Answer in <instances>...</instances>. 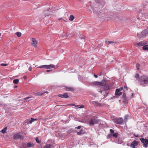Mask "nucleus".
<instances>
[{
    "label": "nucleus",
    "mask_w": 148,
    "mask_h": 148,
    "mask_svg": "<svg viewBox=\"0 0 148 148\" xmlns=\"http://www.w3.org/2000/svg\"><path fill=\"white\" fill-rule=\"evenodd\" d=\"M100 82H93V84L95 85H100Z\"/></svg>",
    "instance_id": "obj_34"
},
{
    "label": "nucleus",
    "mask_w": 148,
    "mask_h": 148,
    "mask_svg": "<svg viewBox=\"0 0 148 148\" xmlns=\"http://www.w3.org/2000/svg\"><path fill=\"white\" fill-rule=\"evenodd\" d=\"M71 132V130H68V131L67 132V133H68V134H69V133H70Z\"/></svg>",
    "instance_id": "obj_50"
},
{
    "label": "nucleus",
    "mask_w": 148,
    "mask_h": 148,
    "mask_svg": "<svg viewBox=\"0 0 148 148\" xmlns=\"http://www.w3.org/2000/svg\"><path fill=\"white\" fill-rule=\"evenodd\" d=\"M140 140L144 146L145 147H147L148 146V139L141 138H140Z\"/></svg>",
    "instance_id": "obj_4"
},
{
    "label": "nucleus",
    "mask_w": 148,
    "mask_h": 148,
    "mask_svg": "<svg viewBox=\"0 0 148 148\" xmlns=\"http://www.w3.org/2000/svg\"><path fill=\"white\" fill-rule=\"evenodd\" d=\"M75 18V17L73 15H71L70 16L69 20L71 21H72Z\"/></svg>",
    "instance_id": "obj_23"
},
{
    "label": "nucleus",
    "mask_w": 148,
    "mask_h": 148,
    "mask_svg": "<svg viewBox=\"0 0 148 148\" xmlns=\"http://www.w3.org/2000/svg\"><path fill=\"white\" fill-rule=\"evenodd\" d=\"M63 98H67L69 97V96L66 93H64L63 95Z\"/></svg>",
    "instance_id": "obj_27"
},
{
    "label": "nucleus",
    "mask_w": 148,
    "mask_h": 148,
    "mask_svg": "<svg viewBox=\"0 0 148 148\" xmlns=\"http://www.w3.org/2000/svg\"><path fill=\"white\" fill-rule=\"evenodd\" d=\"M123 120L122 118L116 119L114 120V122L115 123L119 124H123Z\"/></svg>",
    "instance_id": "obj_5"
},
{
    "label": "nucleus",
    "mask_w": 148,
    "mask_h": 148,
    "mask_svg": "<svg viewBox=\"0 0 148 148\" xmlns=\"http://www.w3.org/2000/svg\"><path fill=\"white\" fill-rule=\"evenodd\" d=\"M143 49L145 51H148V45L147 44L145 45L143 47Z\"/></svg>",
    "instance_id": "obj_13"
},
{
    "label": "nucleus",
    "mask_w": 148,
    "mask_h": 148,
    "mask_svg": "<svg viewBox=\"0 0 148 148\" xmlns=\"http://www.w3.org/2000/svg\"><path fill=\"white\" fill-rule=\"evenodd\" d=\"M7 130V127H5L1 131V132L3 134H5L6 133V131Z\"/></svg>",
    "instance_id": "obj_24"
},
{
    "label": "nucleus",
    "mask_w": 148,
    "mask_h": 148,
    "mask_svg": "<svg viewBox=\"0 0 148 148\" xmlns=\"http://www.w3.org/2000/svg\"><path fill=\"white\" fill-rule=\"evenodd\" d=\"M93 12L95 14H97V8H93Z\"/></svg>",
    "instance_id": "obj_22"
},
{
    "label": "nucleus",
    "mask_w": 148,
    "mask_h": 148,
    "mask_svg": "<svg viewBox=\"0 0 148 148\" xmlns=\"http://www.w3.org/2000/svg\"><path fill=\"white\" fill-rule=\"evenodd\" d=\"M104 88L105 90H107L110 89V87L106 85L104 86Z\"/></svg>",
    "instance_id": "obj_31"
},
{
    "label": "nucleus",
    "mask_w": 148,
    "mask_h": 148,
    "mask_svg": "<svg viewBox=\"0 0 148 148\" xmlns=\"http://www.w3.org/2000/svg\"><path fill=\"white\" fill-rule=\"evenodd\" d=\"M110 133H111V135H112L113 134H114V130H112V129H110Z\"/></svg>",
    "instance_id": "obj_35"
},
{
    "label": "nucleus",
    "mask_w": 148,
    "mask_h": 148,
    "mask_svg": "<svg viewBox=\"0 0 148 148\" xmlns=\"http://www.w3.org/2000/svg\"><path fill=\"white\" fill-rule=\"evenodd\" d=\"M104 104V103H97V107H101L103 106Z\"/></svg>",
    "instance_id": "obj_25"
},
{
    "label": "nucleus",
    "mask_w": 148,
    "mask_h": 148,
    "mask_svg": "<svg viewBox=\"0 0 148 148\" xmlns=\"http://www.w3.org/2000/svg\"><path fill=\"white\" fill-rule=\"evenodd\" d=\"M15 34L17 35L18 37H20L22 35V34L20 32H17L15 33Z\"/></svg>",
    "instance_id": "obj_19"
},
{
    "label": "nucleus",
    "mask_w": 148,
    "mask_h": 148,
    "mask_svg": "<svg viewBox=\"0 0 148 148\" xmlns=\"http://www.w3.org/2000/svg\"><path fill=\"white\" fill-rule=\"evenodd\" d=\"M51 71H52V70H47V72H49Z\"/></svg>",
    "instance_id": "obj_52"
},
{
    "label": "nucleus",
    "mask_w": 148,
    "mask_h": 148,
    "mask_svg": "<svg viewBox=\"0 0 148 148\" xmlns=\"http://www.w3.org/2000/svg\"><path fill=\"white\" fill-rule=\"evenodd\" d=\"M55 66L53 64L47 65V69H50L54 68Z\"/></svg>",
    "instance_id": "obj_15"
},
{
    "label": "nucleus",
    "mask_w": 148,
    "mask_h": 148,
    "mask_svg": "<svg viewBox=\"0 0 148 148\" xmlns=\"http://www.w3.org/2000/svg\"><path fill=\"white\" fill-rule=\"evenodd\" d=\"M38 43L37 41L34 38H32L31 42V44L35 48L37 47V44Z\"/></svg>",
    "instance_id": "obj_6"
},
{
    "label": "nucleus",
    "mask_w": 148,
    "mask_h": 148,
    "mask_svg": "<svg viewBox=\"0 0 148 148\" xmlns=\"http://www.w3.org/2000/svg\"><path fill=\"white\" fill-rule=\"evenodd\" d=\"M8 65V64H3L2 63L1 64V65L3 66H6Z\"/></svg>",
    "instance_id": "obj_39"
},
{
    "label": "nucleus",
    "mask_w": 148,
    "mask_h": 148,
    "mask_svg": "<svg viewBox=\"0 0 148 148\" xmlns=\"http://www.w3.org/2000/svg\"><path fill=\"white\" fill-rule=\"evenodd\" d=\"M128 118V115H125L124 116V119L125 120H127Z\"/></svg>",
    "instance_id": "obj_41"
},
{
    "label": "nucleus",
    "mask_w": 148,
    "mask_h": 148,
    "mask_svg": "<svg viewBox=\"0 0 148 148\" xmlns=\"http://www.w3.org/2000/svg\"><path fill=\"white\" fill-rule=\"evenodd\" d=\"M99 123V120L97 117L94 116L92 118L91 120L89 121V124L90 126H93L95 124Z\"/></svg>",
    "instance_id": "obj_2"
},
{
    "label": "nucleus",
    "mask_w": 148,
    "mask_h": 148,
    "mask_svg": "<svg viewBox=\"0 0 148 148\" xmlns=\"http://www.w3.org/2000/svg\"><path fill=\"white\" fill-rule=\"evenodd\" d=\"M94 76L96 78H97L98 77L97 76V75H95V74L94 75Z\"/></svg>",
    "instance_id": "obj_51"
},
{
    "label": "nucleus",
    "mask_w": 148,
    "mask_h": 148,
    "mask_svg": "<svg viewBox=\"0 0 148 148\" xmlns=\"http://www.w3.org/2000/svg\"><path fill=\"white\" fill-rule=\"evenodd\" d=\"M34 144L32 143L29 142L27 143V147H33L34 146Z\"/></svg>",
    "instance_id": "obj_12"
},
{
    "label": "nucleus",
    "mask_w": 148,
    "mask_h": 148,
    "mask_svg": "<svg viewBox=\"0 0 148 148\" xmlns=\"http://www.w3.org/2000/svg\"><path fill=\"white\" fill-rule=\"evenodd\" d=\"M124 88L126 89V90H127V86L126 85L124 86Z\"/></svg>",
    "instance_id": "obj_46"
},
{
    "label": "nucleus",
    "mask_w": 148,
    "mask_h": 148,
    "mask_svg": "<svg viewBox=\"0 0 148 148\" xmlns=\"http://www.w3.org/2000/svg\"><path fill=\"white\" fill-rule=\"evenodd\" d=\"M2 34L1 33H0V36H1Z\"/></svg>",
    "instance_id": "obj_55"
},
{
    "label": "nucleus",
    "mask_w": 148,
    "mask_h": 148,
    "mask_svg": "<svg viewBox=\"0 0 148 148\" xmlns=\"http://www.w3.org/2000/svg\"><path fill=\"white\" fill-rule=\"evenodd\" d=\"M148 34V30L145 29L142 31L140 34L141 36H144Z\"/></svg>",
    "instance_id": "obj_10"
},
{
    "label": "nucleus",
    "mask_w": 148,
    "mask_h": 148,
    "mask_svg": "<svg viewBox=\"0 0 148 148\" xmlns=\"http://www.w3.org/2000/svg\"><path fill=\"white\" fill-rule=\"evenodd\" d=\"M52 145L50 144H47L44 146V148H50Z\"/></svg>",
    "instance_id": "obj_21"
},
{
    "label": "nucleus",
    "mask_w": 148,
    "mask_h": 148,
    "mask_svg": "<svg viewBox=\"0 0 148 148\" xmlns=\"http://www.w3.org/2000/svg\"><path fill=\"white\" fill-rule=\"evenodd\" d=\"M30 97H27L26 98H25L24 99V100H26L27 99H29V98H30Z\"/></svg>",
    "instance_id": "obj_49"
},
{
    "label": "nucleus",
    "mask_w": 148,
    "mask_h": 148,
    "mask_svg": "<svg viewBox=\"0 0 148 148\" xmlns=\"http://www.w3.org/2000/svg\"><path fill=\"white\" fill-rule=\"evenodd\" d=\"M19 80L18 79H15L14 80L13 82L15 84H17L19 82Z\"/></svg>",
    "instance_id": "obj_29"
},
{
    "label": "nucleus",
    "mask_w": 148,
    "mask_h": 148,
    "mask_svg": "<svg viewBox=\"0 0 148 148\" xmlns=\"http://www.w3.org/2000/svg\"><path fill=\"white\" fill-rule=\"evenodd\" d=\"M134 136L136 137H139V135H135V134H134Z\"/></svg>",
    "instance_id": "obj_47"
},
{
    "label": "nucleus",
    "mask_w": 148,
    "mask_h": 148,
    "mask_svg": "<svg viewBox=\"0 0 148 148\" xmlns=\"http://www.w3.org/2000/svg\"><path fill=\"white\" fill-rule=\"evenodd\" d=\"M38 68H44L47 69V65L40 66Z\"/></svg>",
    "instance_id": "obj_28"
},
{
    "label": "nucleus",
    "mask_w": 148,
    "mask_h": 148,
    "mask_svg": "<svg viewBox=\"0 0 148 148\" xmlns=\"http://www.w3.org/2000/svg\"><path fill=\"white\" fill-rule=\"evenodd\" d=\"M125 93H123V97L125 98Z\"/></svg>",
    "instance_id": "obj_48"
},
{
    "label": "nucleus",
    "mask_w": 148,
    "mask_h": 148,
    "mask_svg": "<svg viewBox=\"0 0 148 148\" xmlns=\"http://www.w3.org/2000/svg\"><path fill=\"white\" fill-rule=\"evenodd\" d=\"M139 75L138 73H137L136 74L135 77V78H139Z\"/></svg>",
    "instance_id": "obj_37"
},
{
    "label": "nucleus",
    "mask_w": 148,
    "mask_h": 148,
    "mask_svg": "<svg viewBox=\"0 0 148 148\" xmlns=\"http://www.w3.org/2000/svg\"><path fill=\"white\" fill-rule=\"evenodd\" d=\"M118 134L117 133H115L113 134L112 136L114 138H116L118 136Z\"/></svg>",
    "instance_id": "obj_30"
},
{
    "label": "nucleus",
    "mask_w": 148,
    "mask_h": 148,
    "mask_svg": "<svg viewBox=\"0 0 148 148\" xmlns=\"http://www.w3.org/2000/svg\"><path fill=\"white\" fill-rule=\"evenodd\" d=\"M81 127V126H78L77 127H76L75 128V129H80Z\"/></svg>",
    "instance_id": "obj_45"
},
{
    "label": "nucleus",
    "mask_w": 148,
    "mask_h": 148,
    "mask_svg": "<svg viewBox=\"0 0 148 148\" xmlns=\"http://www.w3.org/2000/svg\"><path fill=\"white\" fill-rule=\"evenodd\" d=\"M45 92H37L35 93V95L36 96H40L43 95Z\"/></svg>",
    "instance_id": "obj_17"
},
{
    "label": "nucleus",
    "mask_w": 148,
    "mask_h": 148,
    "mask_svg": "<svg viewBox=\"0 0 148 148\" xmlns=\"http://www.w3.org/2000/svg\"><path fill=\"white\" fill-rule=\"evenodd\" d=\"M99 75H101V73H100V74H99Z\"/></svg>",
    "instance_id": "obj_58"
},
{
    "label": "nucleus",
    "mask_w": 148,
    "mask_h": 148,
    "mask_svg": "<svg viewBox=\"0 0 148 148\" xmlns=\"http://www.w3.org/2000/svg\"><path fill=\"white\" fill-rule=\"evenodd\" d=\"M122 94V92H118L117 90V89H116L115 92V94L116 95H118L119 96L121 95Z\"/></svg>",
    "instance_id": "obj_16"
},
{
    "label": "nucleus",
    "mask_w": 148,
    "mask_h": 148,
    "mask_svg": "<svg viewBox=\"0 0 148 148\" xmlns=\"http://www.w3.org/2000/svg\"><path fill=\"white\" fill-rule=\"evenodd\" d=\"M139 81L142 84H148V76H142L139 78Z\"/></svg>",
    "instance_id": "obj_1"
},
{
    "label": "nucleus",
    "mask_w": 148,
    "mask_h": 148,
    "mask_svg": "<svg viewBox=\"0 0 148 148\" xmlns=\"http://www.w3.org/2000/svg\"><path fill=\"white\" fill-rule=\"evenodd\" d=\"M123 87H121L117 89V91L120 92L123 90Z\"/></svg>",
    "instance_id": "obj_33"
},
{
    "label": "nucleus",
    "mask_w": 148,
    "mask_h": 148,
    "mask_svg": "<svg viewBox=\"0 0 148 148\" xmlns=\"http://www.w3.org/2000/svg\"><path fill=\"white\" fill-rule=\"evenodd\" d=\"M17 86H15L14 87H15V88H17Z\"/></svg>",
    "instance_id": "obj_56"
},
{
    "label": "nucleus",
    "mask_w": 148,
    "mask_h": 148,
    "mask_svg": "<svg viewBox=\"0 0 148 148\" xmlns=\"http://www.w3.org/2000/svg\"><path fill=\"white\" fill-rule=\"evenodd\" d=\"M103 11H101V12H98L97 14H96L97 15L98 17L101 18L102 17H104L106 16V14L105 13L103 12Z\"/></svg>",
    "instance_id": "obj_7"
},
{
    "label": "nucleus",
    "mask_w": 148,
    "mask_h": 148,
    "mask_svg": "<svg viewBox=\"0 0 148 148\" xmlns=\"http://www.w3.org/2000/svg\"><path fill=\"white\" fill-rule=\"evenodd\" d=\"M106 42L107 43H114L115 42H113L112 41H106Z\"/></svg>",
    "instance_id": "obj_38"
},
{
    "label": "nucleus",
    "mask_w": 148,
    "mask_h": 148,
    "mask_svg": "<svg viewBox=\"0 0 148 148\" xmlns=\"http://www.w3.org/2000/svg\"><path fill=\"white\" fill-rule=\"evenodd\" d=\"M14 139H21L23 138V136L22 135H20L18 134H15L14 136Z\"/></svg>",
    "instance_id": "obj_9"
},
{
    "label": "nucleus",
    "mask_w": 148,
    "mask_h": 148,
    "mask_svg": "<svg viewBox=\"0 0 148 148\" xmlns=\"http://www.w3.org/2000/svg\"><path fill=\"white\" fill-rule=\"evenodd\" d=\"M140 65L139 64H137L136 66V67L137 70H139V68L140 67Z\"/></svg>",
    "instance_id": "obj_36"
},
{
    "label": "nucleus",
    "mask_w": 148,
    "mask_h": 148,
    "mask_svg": "<svg viewBox=\"0 0 148 148\" xmlns=\"http://www.w3.org/2000/svg\"><path fill=\"white\" fill-rule=\"evenodd\" d=\"M111 136H112V135H111L110 134H109L107 136V138L108 139V138H110L111 137Z\"/></svg>",
    "instance_id": "obj_42"
},
{
    "label": "nucleus",
    "mask_w": 148,
    "mask_h": 148,
    "mask_svg": "<svg viewBox=\"0 0 148 148\" xmlns=\"http://www.w3.org/2000/svg\"><path fill=\"white\" fill-rule=\"evenodd\" d=\"M138 36H139L138 35Z\"/></svg>",
    "instance_id": "obj_59"
},
{
    "label": "nucleus",
    "mask_w": 148,
    "mask_h": 148,
    "mask_svg": "<svg viewBox=\"0 0 148 148\" xmlns=\"http://www.w3.org/2000/svg\"><path fill=\"white\" fill-rule=\"evenodd\" d=\"M32 66H31L29 68V71H31L32 70Z\"/></svg>",
    "instance_id": "obj_43"
},
{
    "label": "nucleus",
    "mask_w": 148,
    "mask_h": 148,
    "mask_svg": "<svg viewBox=\"0 0 148 148\" xmlns=\"http://www.w3.org/2000/svg\"><path fill=\"white\" fill-rule=\"evenodd\" d=\"M97 103L98 102L95 101H93L92 102V103L96 106H97Z\"/></svg>",
    "instance_id": "obj_32"
},
{
    "label": "nucleus",
    "mask_w": 148,
    "mask_h": 148,
    "mask_svg": "<svg viewBox=\"0 0 148 148\" xmlns=\"http://www.w3.org/2000/svg\"><path fill=\"white\" fill-rule=\"evenodd\" d=\"M37 120V119H34L33 118H31V119H27L26 120V122L27 123H31L35 121H36Z\"/></svg>",
    "instance_id": "obj_11"
},
{
    "label": "nucleus",
    "mask_w": 148,
    "mask_h": 148,
    "mask_svg": "<svg viewBox=\"0 0 148 148\" xmlns=\"http://www.w3.org/2000/svg\"><path fill=\"white\" fill-rule=\"evenodd\" d=\"M71 105H72L73 106H75V107H79L80 106V107L79 108H83L84 107V105H82L80 106V105H76L75 104H71Z\"/></svg>",
    "instance_id": "obj_18"
},
{
    "label": "nucleus",
    "mask_w": 148,
    "mask_h": 148,
    "mask_svg": "<svg viewBox=\"0 0 148 148\" xmlns=\"http://www.w3.org/2000/svg\"><path fill=\"white\" fill-rule=\"evenodd\" d=\"M66 91H73L74 90V89L71 87H67L66 88Z\"/></svg>",
    "instance_id": "obj_20"
},
{
    "label": "nucleus",
    "mask_w": 148,
    "mask_h": 148,
    "mask_svg": "<svg viewBox=\"0 0 148 148\" xmlns=\"http://www.w3.org/2000/svg\"><path fill=\"white\" fill-rule=\"evenodd\" d=\"M59 20L61 19V20H63V19H62V18H59Z\"/></svg>",
    "instance_id": "obj_54"
},
{
    "label": "nucleus",
    "mask_w": 148,
    "mask_h": 148,
    "mask_svg": "<svg viewBox=\"0 0 148 148\" xmlns=\"http://www.w3.org/2000/svg\"><path fill=\"white\" fill-rule=\"evenodd\" d=\"M58 96L59 97L63 98V96L62 95H58Z\"/></svg>",
    "instance_id": "obj_44"
},
{
    "label": "nucleus",
    "mask_w": 148,
    "mask_h": 148,
    "mask_svg": "<svg viewBox=\"0 0 148 148\" xmlns=\"http://www.w3.org/2000/svg\"><path fill=\"white\" fill-rule=\"evenodd\" d=\"M138 144V141L134 140L131 144L130 147L132 148H135V146H137Z\"/></svg>",
    "instance_id": "obj_8"
},
{
    "label": "nucleus",
    "mask_w": 148,
    "mask_h": 148,
    "mask_svg": "<svg viewBox=\"0 0 148 148\" xmlns=\"http://www.w3.org/2000/svg\"><path fill=\"white\" fill-rule=\"evenodd\" d=\"M148 41L147 40H143L139 42H137L135 43L134 45L137 47H140L144 46L145 45L147 44Z\"/></svg>",
    "instance_id": "obj_3"
},
{
    "label": "nucleus",
    "mask_w": 148,
    "mask_h": 148,
    "mask_svg": "<svg viewBox=\"0 0 148 148\" xmlns=\"http://www.w3.org/2000/svg\"><path fill=\"white\" fill-rule=\"evenodd\" d=\"M100 85L102 86H104L106 85V83L103 81L101 82H100Z\"/></svg>",
    "instance_id": "obj_26"
},
{
    "label": "nucleus",
    "mask_w": 148,
    "mask_h": 148,
    "mask_svg": "<svg viewBox=\"0 0 148 148\" xmlns=\"http://www.w3.org/2000/svg\"><path fill=\"white\" fill-rule=\"evenodd\" d=\"M101 93L102 92V91H101V90H100L99 91Z\"/></svg>",
    "instance_id": "obj_53"
},
{
    "label": "nucleus",
    "mask_w": 148,
    "mask_h": 148,
    "mask_svg": "<svg viewBox=\"0 0 148 148\" xmlns=\"http://www.w3.org/2000/svg\"><path fill=\"white\" fill-rule=\"evenodd\" d=\"M36 140L37 143H39L40 141L37 138H36Z\"/></svg>",
    "instance_id": "obj_40"
},
{
    "label": "nucleus",
    "mask_w": 148,
    "mask_h": 148,
    "mask_svg": "<svg viewBox=\"0 0 148 148\" xmlns=\"http://www.w3.org/2000/svg\"><path fill=\"white\" fill-rule=\"evenodd\" d=\"M78 135H81L85 134V132L82 130H81L79 132H76Z\"/></svg>",
    "instance_id": "obj_14"
},
{
    "label": "nucleus",
    "mask_w": 148,
    "mask_h": 148,
    "mask_svg": "<svg viewBox=\"0 0 148 148\" xmlns=\"http://www.w3.org/2000/svg\"><path fill=\"white\" fill-rule=\"evenodd\" d=\"M62 20H63V21H66L64 20L63 19Z\"/></svg>",
    "instance_id": "obj_57"
}]
</instances>
